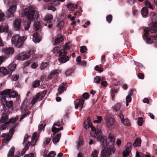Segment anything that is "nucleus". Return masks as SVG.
Returning a JSON list of instances; mask_svg holds the SVG:
<instances>
[{"label": "nucleus", "instance_id": "nucleus-46", "mask_svg": "<svg viewBox=\"0 0 157 157\" xmlns=\"http://www.w3.org/2000/svg\"><path fill=\"white\" fill-rule=\"evenodd\" d=\"M101 80V77L99 76H97L94 78V82L96 83H100Z\"/></svg>", "mask_w": 157, "mask_h": 157}, {"label": "nucleus", "instance_id": "nucleus-13", "mask_svg": "<svg viewBox=\"0 0 157 157\" xmlns=\"http://www.w3.org/2000/svg\"><path fill=\"white\" fill-rule=\"evenodd\" d=\"M18 119V117H16L14 118H11L9 119L8 121L0 125V128L1 130L5 129L7 128V125H9L10 123L13 122L15 123Z\"/></svg>", "mask_w": 157, "mask_h": 157}, {"label": "nucleus", "instance_id": "nucleus-49", "mask_svg": "<svg viewBox=\"0 0 157 157\" xmlns=\"http://www.w3.org/2000/svg\"><path fill=\"white\" fill-rule=\"evenodd\" d=\"M101 65H97L96 66L95 68V70L97 71L102 72L103 71V70L101 69Z\"/></svg>", "mask_w": 157, "mask_h": 157}, {"label": "nucleus", "instance_id": "nucleus-17", "mask_svg": "<svg viewBox=\"0 0 157 157\" xmlns=\"http://www.w3.org/2000/svg\"><path fill=\"white\" fill-rule=\"evenodd\" d=\"M64 36L62 34L60 33L58 34L56 36L54 44L56 45L59 44L64 40Z\"/></svg>", "mask_w": 157, "mask_h": 157}, {"label": "nucleus", "instance_id": "nucleus-45", "mask_svg": "<svg viewBox=\"0 0 157 157\" xmlns=\"http://www.w3.org/2000/svg\"><path fill=\"white\" fill-rule=\"evenodd\" d=\"M82 96L84 99H87L89 98L90 94L86 92L82 94Z\"/></svg>", "mask_w": 157, "mask_h": 157}, {"label": "nucleus", "instance_id": "nucleus-28", "mask_svg": "<svg viewBox=\"0 0 157 157\" xmlns=\"http://www.w3.org/2000/svg\"><path fill=\"white\" fill-rule=\"evenodd\" d=\"M121 107V105L120 104L117 103L116 105L113 106L112 109L113 111L115 112H117L120 110Z\"/></svg>", "mask_w": 157, "mask_h": 157}, {"label": "nucleus", "instance_id": "nucleus-22", "mask_svg": "<svg viewBox=\"0 0 157 157\" xmlns=\"http://www.w3.org/2000/svg\"><path fill=\"white\" fill-rule=\"evenodd\" d=\"M84 128L86 129L89 128H90L92 129V128L94 127L93 126L92 124L90 123L89 119H87V121H85L84 123Z\"/></svg>", "mask_w": 157, "mask_h": 157}, {"label": "nucleus", "instance_id": "nucleus-54", "mask_svg": "<svg viewBox=\"0 0 157 157\" xmlns=\"http://www.w3.org/2000/svg\"><path fill=\"white\" fill-rule=\"evenodd\" d=\"M0 94L1 95V99L2 100V101H6V98H9V97H7L6 96V94H2V92Z\"/></svg>", "mask_w": 157, "mask_h": 157}, {"label": "nucleus", "instance_id": "nucleus-60", "mask_svg": "<svg viewBox=\"0 0 157 157\" xmlns=\"http://www.w3.org/2000/svg\"><path fill=\"white\" fill-rule=\"evenodd\" d=\"M138 78L140 79H143L144 78V75L141 73H139L138 74Z\"/></svg>", "mask_w": 157, "mask_h": 157}, {"label": "nucleus", "instance_id": "nucleus-36", "mask_svg": "<svg viewBox=\"0 0 157 157\" xmlns=\"http://www.w3.org/2000/svg\"><path fill=\"white\" fill-rule=\"evenodd\" d=\"M126 148L125 150L130 152L132 149V144L130 142H128L126 145Z\"/></svg>", "mask_w": 157, "mask_h": 157}, {"label": "nucleus", "instance_id": "nucleus-47", "mask_svg": "<svg viewBox=\"0 0 157 157\" xmlns=\"http://www.w3.org/2000/svg\"><path fill=\"white\" fill-rule=\"evenodd\" d=\"M87 49L86 47L83 46L80 47V52L81 53H84L86 52Z\"/></svg>", "mask_w": 157, "mask_h": 157}, {"label": "nucleus", "instance_id": "nucleus-16", "mask_svg": "<svg viewBox=\"0 0 157 157\" xmlns=\"http://www.w3.org/2000/svg\"><path fill=\"white\" fill-rule=\"evenodd\" d=\"M84 101H85L82 98L75 100L74 101L75 109H77L79 107L80 109H82L84 104Z\"/></svg>", "mask_w": 157, "mask_h": 157}, {"label": "nucleus", "instance_id": "nucleus-32", "mask_svg": "<svg viewBox=\"0 0 157 157\" xmlns=\"http://www.w3.org/2000/svg\"><path fill=\"white\" fill-rule=\"evenodd\" d=\"M49 65V62H43L41 64L40 67V69L42 70H44Z\"/></svg>", "mask_w": 157, "mask_h": 157}, {"label": "nucleus", "instance_id": "nucleus-44", "mask_svg": "<svg viewBox=\"0 0 157 157\" xmlns=\"http://www.w3.org/2000/svg\"><path fill=\"white\" fill-rule=\"evenodd\" d=\"M97 120L94 121V123H100L102 119V117L97 116Z\"/></svg>", "mask_w": 157, "mask_h": 157}, {"label": "nucleus", "instance_id": "nucleus-57", "mask_svg": "<svg viewBox=\"0 0 157 157\" xmlns=\"http://www.w3.org/2000/svg\"><path fill=\"white\" fill-rule=\"evenodd\" d=\"M19 77V75H13L12 76V79L13 81H16L18 79Z\"/></svg>", "mask_w": 157, "mask_h": 157}, {"label": "nucleus", "instance_id": "nucleus-21", "mask_svg": "<svg viewBox=\"0 0 157 157\" xmlns=\"http://www.w3.org/2000/svg\"><path fill=\"white\" fill-rule=\"evenodd\" d=\"M61 133H58L52 136V141L54 143L56 144L59 142L61 137Z\"/></svg>", "mask_w": 157, "mask_h": 157}, {"label": "nucleus", "instance_id": "nucleus-7", "mask_svg": "<svg viewBox=\"0 0 157 157\" xmlns=\"http://www.w3.org/2000/svg\"><path fill=\"white\" fill-rule=\"evenodd\" d=\"M59 60L62 63H65L69 60V58L67 56V52L64 50H61L59 52Z\"/></svg>", "mask_w": 157, "mask_h": 157}, {"label": "nucleus", "instance_id": "nucleus-12", "mask_svg": "<svg viewBox=\"0 0 157 157\" xmlns=\"http://www.w3.org/2000/svg\"><path fill=\"white\" fill-rule=\"evenodd\" d=\"M101 132L100 130H96L95 128L93 127L92 128V131L90 132V134L92 136L95 137L100 140V138L102 136H101Z\"/></svg>", "mask_w": 157, "mask_h": 157}, {"label": "nucleus", "instance_id": "nucleus-37", "mask_svg": "<svg viewBox=\"0 0 157 157\" xmlns=\"http://www.w3.org/2000/svg\"><path fill=\"white\" fill-rule=\"evenodd\" d=\"M52 15L51 14H47L45 17V20L46 21H50L53 18Z\"/></svg>", "mask_w": 157, "mask_h": 157}, {"label": "nucleus", "instance_id": "nucleus-14", "mask_svg": "<svg viewBox=\"0 0 157 157\" xmlns=\"http://www.w3.org/2000/svg\"><path fill=\"white\" fill-rule=\"evenodd\" d=\"M13 105V102L12 101H6V105L7 108H6L5 105H4L3 106L4 110H6V111L8 112V113H10L13 110V109L12 106Z\"/></svg>", "mask_w": 157, "mask_h": 157}, {"label": "nucleus", "instance_id": "nucleus-63", "mask_svg": "<svg viewBox=\"0 0 157 157\" xmlns=\"http://www.w3.org/2000/svg\"><path fill=\"white\" fill-rule=\"evenodd\" d=\"M101 84L102 86H106L107 85V82L106 81H101Z\"/></svg>", "mask_w": 157, "mask_h": 157}, {"label": "nucleus", "instance_id": "nucleus-34", "mask_svg": "<svg viewBox=\"0 0 157 157\" xmlns=\"http://www.w3.org/2000/svg\"><path fill=\"white\" fill-rule=\"evenodd\" d=\"M16 66L14 65H10L8 67V71H9V73H11L13 71H14L16 68Z\"/></svg>", "mask_w": 157, "mask_h": 157}, {"label": "nucleus", "instance_id": "nucleus-52", "mask_svg": "<svg viewBox=\"0 0 157 157\" xmlns=\"http://www.w3.org/2000/svg\"><path fill=\"white\" fill-rule=\"evenodd\" d=\"M130 152L125 150V151H124L122 152V155L123 157H126L129 154V153Z\"/></svg>", "mask_w": 157, "mask_h": 157}, {"label": "nucleus", "instance_id": "nucleus-20", "mask_svg": "<svg viewBox=\"0 0 157 157\" xmlns=\"http://www.w3.org/2000/svg\"><path fill=\"white\" fill-rule=\"evenodd\" d=\"M74 4L69 3L67 5V8L70 11L73 12L75 11V9H76L77 8L78 5L76 4L75 7H74Z\"/></svg>", "mask_w": 157, "mask_h": 157}, {"label": "nucleus", "instance_id": "nucleus-18", "mask_svg": "<svg viewBox=\"0 0 157 157\" xmlns=\"http://www.w3.org/2000/svg\"><path fill=\"white\" fill-rule=\"evenodd\" d=\"M8 112L6 109L4 110L0 119V123H5L8 121L9 116Z\"/></svg>", "mask_w": 157, "mask_h": 157}, {"label": "nucleus", "instance_id": "nucleus-43", "mask_svg": "<svg viewBox=\"0 0 157 157\" xmlns=\"http://www.w3.org/2000/svg\"><path fill=\"white\" fill-rule=\"evenodd\" d=\"M40 82L39 80L35 81L33 84V86L34 88L38 87L40 85Z\"/></svg>", "mask_w": 157, "mask_h": 157}, {"label": "nucleus", "instance_id": "nucleus-27", "mask_svg": "<svg viewBox=\"0 0 157 157\" xmlns=\"http://www.w3.org/2000/svg\"><path fill=\"white\" fill-rule=\"evenodd\" d=\"M118 90L117 89H112L111 90V96L113 101L114 100L115 95L118 93Z\"/></svg>", "mask_w": 157, "mask_h": 157}, {"label": "nucleus", "instance_id": "nucleus-19", "mask_svg": "<svg viewBox=\"0 0 157 157\" xmlns=\"http://www.w3.org/2000/svg\"><path fill=\"white\" fill-rule=\"evenodd\" d=\"M21 20L20 19L16 20L13 22V26L14 29L16 31H19L20 30Z\"/></svg>", "mask_w": 157, "mask_h": 157}, {"label": "nucleus", "instance_id": "nucleus-10", "mask_svg": "<svg viewBox=\"0 0 157 157\" xmlns=\"http://www.w3.org/2000/svg\"><path fill=\"white\" fill-rule=\"evenodd\" d=\"M2 52L4 53L5 57L7 58L13 54L14 51L13 48L11 47L6 48H2Z\"/></svg>", "mask_w": 157, "mask_h": 157}, {"label": "nucleus", "instance_id": "nucleus-3", "mask_svg": "<svg viewBox=\"0 0 157 157\" xmlns=\"http://www.w3.org/2000/svg\"><path fill=\"white\" fill-rule=\"evenodd\" d=\"M26 38L25 36L20 37L18 35H16L11 39V42L16 47L21 48Z\"/></svg>", "mask_w": 157, "mask_h": 157}, {"label": "nucleus", "instance_id": "nucleus-26", "mask_svg": "<svg viewBox=\"0 0 157 157\" xmlns=\"http://www.w3.org/2000/svg\"><path fill=\"white\" fill-rule=\"evenodd\" d=\"M33 26L36 31L39 30L41 28V26L40 25V22L38 21H36L34 22Z\"/></svg>", "mask_w": 157, "mask_h": 157}, {"label": "nucleus", "instance_id": "nucleus-61", "mask_svg": "<svg viewBox=\"0 0 157 157\" xmlns=\"http://www.w3.org/2000/svg\"><path fill=\"white\" fill-rule=\"evenodd\" d=\"M30 145V142L29 141L27 144H26L25 147L24 148L25 149V150H27L29 148Z\"/></svg>", "mask_w": 157, "mask_h": 157}, {"label": "nucleus", "instance_id": "nucleus-5", "mask_svg": "<svg viewBox=\"0 0 157 157\" xmlns=\"http://www.w3.org/2000/svg\"><path fill=\"white\" fill-rule=\"evenodd\" d=\"M34 50H30L28 52L24 53H19L16 56L17 59L20 60H24L28 59L31 55H33L35 52Z\"/></svg>", "mask_w": 157, "mask_h": 157}, {"label": "nucleus", "instance_id": "nucleus-9", "mask_svg": "<svg viewBox=\"0 0 157 157\" xmlns=\"http://www.w3.org/2000/svg\"><path fill=\"white\" fill-rule=\"evenodd\" d=\"M2 94H6L7 97L9 98H15L18 95L16 91L10 89H7L2 91Z\"/></svg>", "mask_w": 157, "mask_h": 157}, {"label": "nucleus", "instance_id": "nucleus-42", "mask_svg": "<svg viewBox=\"0 0 157 157\" xmlns=\"http://www.w3.org/2000/svg\"><path fill=\"white\" fill-rule=\"evenodd\" d=\"M113 19V16L112 15L109 14L106 17V20L109 23H110Z\"/></svg>", "mask_w": 157, "mask_h": 157}, {"label": "nucleus", "instance_id": "nucleus-58", "mask_svg": "<svg viewBox=\"0 0 157 157\" xmlns=\"http://www.w3.org/2000/svg\"><path fill=\"white\" fill-rule=\"evenodd\" d=\"M5 15L3 13H0V22L3 21L4 19Z\"/></svg>", "mask_w": 157, "mask_h": 157}, {"label": "nucleus", "instance_id": "nucleus-29", "mask_svg": "<svg viewBox=\"0 0 157 157\" xmlns=\"http://www.w3.org/2000/svg\"><path fill=\"white\" fill-rule=\"evenodd\" d=\"M141 140L139 138H137L133 144V146L134 147L139 146L140 145Z\"/></svg>", "mask_w": 157, "mask_h": 157}, {"label": "nucleus", "instance_id": "nucleus-55", "mask_svg": "<svg viewBox=\"0 0 157 157\" xmlns=\"http://www.w3.org/2000/svg\"><path fill=\"white\" fill-rule=\"evenodd\" d=\"M33 41L35 43L39 42L40 41V39L39 37H33Z\"/></svg>", "mask_w": 157, "mask_h": 157}, {"label": "nucleus", "instance_id": "nucleus-30", "mask_svg": "<svg viewBox=\"0 0 157 157\" xmlns=\"http://www.w3.org/2000/svg\"><path fill=\"white\" fill-rule=\"evenodd\" d=\"M14 148H11L9 151L8 153V157H14Z\"/></svg>", "mask_w": 157, "mask_h": 157}, {"label": "nucleus", "instance_id": "nucleus-15", "mask_svg": "<svg viewBox=\"0 0 157 157\" xmlns=\"http://www.w3.org/2000/svg\"><path fill=\"white\" fill-rule=\"evenodd\" d=\"M67 85L66 82H63L59 86L58 90V92L56 94V96H58L65 91L67 90Z\"/></svg>", "mask_w": 157, "mask_h": 157}, {"label": "nucleus", "instance_id": "nucleus-2", "mask_svg": "<svg viewBox=\"0 0 157 157\" xmlns=\"http://www.w3.org/2000/svg\"><path fill=\"white\" fill-rule=\"evenodd\" d=\"M22 14L26 17L28 19L27 21L25 22L24 25L25 30H27L30 26L31 21L38 19L39 16V12L31 6L26 8Z\"/></svg>", "mask_w": 157, "mask_h": 157}, {"label": "nucleus", "instance_id": "nucleus-40", "mask_svg": "<svg viewBox=\"0 0 157 157\" xmlns=\"http://www.w3.org/2000/svg\"><path fill=\"white\" fill-rule=\"evenodd\" d=\"M144 4L146 5V6L145 7H147V8L148 7L152 9H153L151 4L148 1L146 0L144 2Z\"/></svg>", "mask_w": 157, "mask_h": 157}, {"label": "nucleus", "instance_id": "nucleus-35", "mask_svg": "<svg viewBox=\"0 0 157 157\" xmlns=\"http://www.w3.org/2000/svg\"><path fill=\"white\" fill-rule=\"evenodd\" d=\"M74 69L72 68L67 69L65 73V75L67 76H68L71 75V74L73 73Z\"/></svg>", "mask_w": 157, "mask_h": 157}, {"label": "nucleus", "instance_id": "nucleus-64", "mask_svg": "<svg viewBox=\"0 0 157 157\" xmlns=\"http://www.w3.org/2000/svg\"><path fill=\"white\" fill-rule=\"evenodd\" d=\"M34 155L33 153H30L29 154L25 155L24 157H34Z\"/></svg>", "mask_w": 157, "mask_h": 157}, {"label": "nucleus", "instance_id": "nucleus-11", "mask_svg": "<svg viewBox=\"0 0 157 157\" xmlns=\"http://www.w3.org/2000/svg\"><path fill=\"white\" fill-rule=\"evenodd\" d=\"M150 29L148 27H147L144 29V39L146 40V42L147 44H151L153 43L152 40L150 38L148 37L149 36V32H150Z\"/></svg>", "mask_w": 157, "mask_h": 157}, {"label": "nucleus", "instance_id": "nucleus-24", "mask_svg": "<svg viewBox=\"0 0 157 157\" xmlns=\"http://www.w3.org/2000/svg\"><path fill=\"white\" fill-rule=\"evenodd\" d=\"M16 9V5H13L10 6L8 12L12 15L15 12Z\"/></svg>", "mask_w": 157, "mask_h": 157}, {"label": "nucleus", "instance_id": "nucleus-59", "mask_svg": "<svg viewBox=\"0 0 157 157\" xmlns=\"http://www.w3.org/2000/svg\"><path fill=\"white\" fill-rule=\"evenodd\" d=\"M45 124H44V125L43 124H41L38 126V128L39 130L40 131L42 130H44V128L45 126Z\"/></svg>", "mask_w": 157, "mask_h": 157}, {"label": "nucleus", "instance_id": "nucleus-1", "mask_svg": "<svg viewBox=\"0 0 157 157\" xmlns=\"http://www.w3.org/2000/svg\"><path fill=\"white\" fill-rule=\"evenodd\" d=\"M109 141L107 142V138L106 136H102L100 139L101 145L104 148L101 151V155L100 157H109L111 152L114 153L116 150L113 146L115 142V138L111 134L108 136Z\"/></svg>", "mask_w": 157, "mask_h": 157}, {"label": "nucleus", "instance_id": "nucleus-62", "mask_svg": "<svg viewBox=\"0 0 157 157\" xmlns=\"http://www.w3.org/2000/svg\"><path fill=\"white\" fill-rule=\"evenodd\" d=\"M132 100V98L131 97L127 96L126 98V101L131 102Z\"/></svg>", "mask_w": 157, "mask_h": 157}, {"label": "nucleus", "instance_id": "nucleus-50", "mask_svg": "<svg viewBox=\"0 0 157 157\" xmlns=\"http://www.w3.org/2000/svg\"><path fill=\"white\" fill-rule=\"evenodd\" d=\"M8 27H6V28H3V27L0 25V32L2 33L4 31H6V32H7L8 31Z\"/></svg>", "mask_w": 157, "mask_h": 157}, {"label": "nucleus", "instance_id": "nucleus-51", "mask_svg": "<svg viewBox=\"0 0 157 157\" xmlns=\"http://www.w3.org/2000/svg\"><path fill=\"white\" fill-rule=\"evenodd\" d=\"M143 123V119L142 117H139L138 119V124L140 126H141L142 125Z\"/></svg>", "mask_w": 157, "mask_h": 157}, {"label": "nucleus", "instance_id": "nucleus-33", "mask_svg": "<svg viewBox=\"0 0 157 157\" xmlns=\"http://www.w3.org/2000/svg\"><path fill=\"white\" fill-rule=\"evenodd\" d=\"M56 153L54 151H50L48 155H45L44 157H54L56 155Z\"/></svg>", "mask_w": 157, "mask_h": 157}, {"label": "nucleus", "instance_id": "nucleus-38", "mask_svg": "<svg viewBox=\"0 0 157 157\" xmlns=\"http://www.w3.org/2000/svg\"><path fill=\"white\" fill-rule=\"evenodd\" d=\"M52 131L54 132L53 134V136H55L56 134V133L59 132L60 130H59V128H57L55 127H52Z\"/></svg>", "mask_w": 157, "mask_h": 157}, {"label": "nucleus", "instance_id": "nucleus-53", "mask_svg": "<svg viewBox=\"0 0 157 157\" xmlns=\"http://www.w3.org/2000/svg\"><path fill=\"white\" fill-rule=\"evenodd\" d=\"M98 152L97 150H94V152L92 153V157H98Z\"/></svg>", "mask_w": 157, "mask_h": 157}, {"label": "nucleus", "instance_id": "nucleus-25", "mask_svg": "<svg viewBox=\"0 0 157 157\" xmlns=\"http://www.w3.org/2000/svg\"><path fill=\"white\" fill-rule=\"evenodd\" d=\"M0 72L4 75L9 74V71L4 67H2L0 68Z\"/></svg>", "mask_w": 157, "mask_h": 157}, {"label": "nucleus", "instance_id": "nucleus-39", "mask_svg": "<svg viewBox=\"0 0 157 157\" xmlns=\"http://www.w3.org/2000/svg\"><path fill=\"white\" fill-rule=\"evenodd\" d=\"M31 113V112L30 111H28L27 112L23 114L22 116L21 117L20 119L19 120V121H21L25 118L27 116H29Z\"/></svg>", "mask_w": 157, "mask_h": 157}, {"label": "nucleus", "instance_id": "nucleus-23", "mask_svg": "<svg viewBox=\"0 0 157 157\" xmlns=\"http://www.w3.org/2000/svg\"><path fill=\"white\" fill-rule=\"evenodd\" d=\"M141 13L143 17H147L148 13V10L147 7H143L141 11Z\"/></svg>", "mask_w": 157, "mask_h": 157}, {"label": "nucleus", "instance_id": "nucleus-8", "mask_svg": "<svg viewBox=\"0 0 157 157\" xmlns=\"http://www.w3.org/2000/svg\"><path fill=\"white\" fill-rule=\"evenodd\" d=\"M105 119L106 126L109 128H113L117 124L115 120L113 118L108 117L107 118H106Z\"/></svg>", "mask_w": 157, "mask_h": 157}, {"label": "nucleus", "instance_id": "nucleus-48", "mask_svg": "<svg viewBox=\"0 0 157 157\" xmlns=\"http://www.w3.org/2000/svg\"><path fill=\"white\" fill-rule=\"evenodd\" d=\"M11 137L10 134H6V135L4 139V142H6L7 141H9L10 140Z\"/></svg>", "mask_w": 157, "mask_h": 157}, {"label": "nucleus", "instance_id": "nucleus-6", "mask_svg": "<svg viewBox=\"0 0 157 157\" xmlns=\"http://www.w3.org/2000/svg\"><path fill=\"white\" fill-rule=\"evenodd\" d=\"M46 93L47 91L44 90L41 93H39L36 95L34 96L31 102L32 105V107H33L38 101H40L42 100L43 98L45 96Z\"/></svg>", "mask_w": 157, "mask_h": 157}, {"label": "nucleus", "instance_id": "nucleus-4", "mask_svg": "<svg viewBox=\"0 0 157 157\" xmlns=\"http://www.w3.org/2000/svg\"><path fill=\"white\" fill-rule=\"evenodd\" d=\"M150 17L151 20L152 25L150 27V33H155L157 32V16L156 13L151 12L150 14Z\"/></svg>", "mask_w": 157, "mask_h": 157}, {"label": "nucleus", "instance_id": "nucleus-31", "mask_svg": "<svg viewBox=\"0 0 157 157\" xmlns=\"http://www.w3.org/2000/svg\"><path fill=\"white\" fill-rule=\"evenodd\" d=\"M64 25V23L63 21H61L58 22L57 25V27L59 28V30H61V29H63Z\"/></svg>", "mask_w": 157, "mask_h": 157}, {"label": "nucleus", "instance_id": "nucleus-41", "mask_svg": "<svg viewBox=\"0 0 157 157\" xmlns=\"http://www.w3.org/2000/svg\"><path fill=\"white\" fill-rule=\"evenodd\" d=\"M122 122L124 125L130 126V123L128 120V119H124L121 121Z\"/></svg>", "mask_w": 157, "mask_h": 157}, {"label": "nucleus", "instance_id": "nucleus-56", "mask_svg": "<svg viewBox=\"0 0 157 157\" xmlns=\"http://www.w3.org/2000/svg\"><path fill=\"white\" fill-rule=\"evenodd\" d=\"M30 137V136H29L28 134H26L24 138V140L23 142V144H24V143L26 142L28 139Z\"/></svg>", "mask_w": 157, "mask_h": 157}]
</instances>
